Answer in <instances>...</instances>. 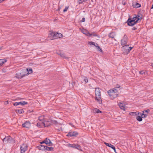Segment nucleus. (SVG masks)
I'll return each mask as SVG.
<instances>
[{
    "instance_id": "nucleus-1",
    "label": "nucleus",
    "mask_w": 153,
    "mask_h": 153,
    "mask_svg": "<svg viewBox=\"0 0 153 153\" xmlns=\"http://www.w3.org/2000/svg\"><path fill=\"white\" fill-rule=\"evenodd\" d=\"M110 99L114 100L116 98L118 95V91L116 88H112L107 91Z\"/></svg>"
},
{
    "instance_id": "nucleus-2",
    "label": "nucleus",
    "mask_w": 153,
    "mask_h": 153,
    "mask_svg": "<svg viewBox=\"0 0 153 153\" xmlns=\"http://www.w3.org/2000/svg\"><path fill=\"white\" fill-rule=\"evenodd\" d=\"M140 20V18L137 17H134L131 19H128L127 21L128 25L130 26H133Z\"/></svg>"
},
{
    "instance_id": "nucleus-3",
    "label": "nucleus",
    "mask_w": 153,
    "mask_h": 153,
    "mask_svg": "<svg viewBox=\"0 0 153 153\" xmlns=\"http://www.w3.org/2000/svg\"><path fill=\"white\" fill-rule=\"evenodd\" d=\"M95 89L96 95L95 100L99 104H101L102 101L100 97L101 94L100 90L99 88H95Z\"/></svg>"
},
{
    "instance_id": "nucleus-4",
    "label": "nucleus",
    "mask_w": 153,
    "mask_h": 153,
    "mask_svg": "<svg viewBox=\"0 0 153 153\" xmlns=\"http://www.w3.org/2000/svg\"><path fill=\"white\" fill-rule=\"evenodd\" d=\"M25 71H26V70H22L20 72L16 73V77L17 78L20 79L24 76L28 75L29 73H26Z\"/></svg>"
},
{
    "instance_id": "nucleus-5",
    "label": "nucleus",
    "mask_w": 153,
    "mask_h": 153,
    "mask_svg": "<svg viewBox=\"0 0 153 153\" xmlns=\"http://www.w3.org/2000/svg\"><path fill=\"white\" fill-rule=\"evenodd\" d=\"M2 140L4 143H15V140L10 136L5 137L2 139Z\"/></svg>"
},
{
    "instance_id": "nucleus-6",
    "label": "nucleus",
    "mask_w": 153,
    "mask_h": 153,
    "mask_svg": "<svg viewBox=\"0 0 153 153\" xmlns=\"http://www.w3.org/2000/svg\"><path fill=\"white\" fill-rule=\"evenodd\" d=\"M132 48V47H129L128 45H124L122 48V49L124 50V52L127 53H128L129 52Z\"/></svg>"
},
{
    "instance_id": "nucleus-7",
    "label": "nucleus",
    "mask_w": 153,
    "mask_h": 153,
    "mask_svg": "<svg viewBox=\"0 0 153 153\" xmlns=\"http://www.w3.org/2000/svg\"><path fill=\"white\" fill-rule=\"evenodd\" d=\"M128 41L127 36L125 35L121 40V44L122 45H126L127 44Z\"/></svg>"
},
{
    "instance_id": "nucleus-8",
    "label": "nucleus",
    "mask_w": 153,
    "mask_h": 153,
    "mask_svg": "<svg viewBox=\"0 0 153 153\" xmlns=\"http://www.w3.org/2000/svg\"><path fill=\"white\" fill-rule=\"evenodd\" d=\"M48 37L51 40H52L57 38L56 32L55 33L53 31L50 32V33L48 36Z\"/></svg>"
},
{
    "instance_id": "nucleus-9",
    "label": "nucleus",
    "mask_w": 153,
    "mask_h": 153,
    "mask_svg": "<svg viewBox=\"0 0 153 153\" xmlns=\"http://www.w3.org/2000/svg\"><path fill=\"white\" fill-rule=\"evenodd\" d=\"M28 146L27 145L23 144L20 147V152L21 153H24L27 149Z\"/></svg>"
},
{
    "instance_id": "nucleus-10",
    "label": "nucleus",
    "mask_w": 153,
    "mask_h": 153,
    "mask_svg": "<svg viewBox=\"0 0 153 153\" xmlns=\"http://www.w3.org/2000/svg\"><path fill=\"white\" fill-rule=\"evenodd\" d=\"M78 133L76 131L69 132L67 134V136L68 137L76 136L78 135Z\"/></svg>"
},
{
    "instance_id": "nucleus-11",
    "label": "nucleus",
    "mask_w": 153,
    "mask_h": 153,
    "mask_svg": "<svg viewBox=\"0 0 153 153\" xmlns=\"http://www.w3.org/2000/svg\"><path fill=\"white\" fill-rule=\"evenodd\" d=\"M56 53L59 55L61 57H62L63 58H65V59H69V58L68 57L65 56L64 53L62 52H60V51H59L58 52H57Z\"/></svg>"
},
{
    "instance_id": "nucleus-12",
    "label": "nucleus",
    "mask_w": 153,
    "mask_h": 153,
    "mask_svg": "<svg viewBox=\"0 0 153 153\" xmlns=\"http://www.w3.org/2000/svg\"><path fill=\"white\" fill-rule=\"evenodd\" d=\"M22 126L23 127L29 128L30 127V123L29 121H26L22 124Z\"/></svg>"
},
{
    "instance_id": "nucleus-13",
    "label": "nucleus",
    "mask_w": 153,
    "mask_h": 153,
    "mask_svg": "<svg viewBox=\"0 0 153 153\" xmlns=\"http://www.w3.org/2000/svg\"><path fill=\"white\" fill-rule=\"evenodd\" d=\"M132 6L133 7L135 8H137L141 7V5L136 2H134L132 3Z\"/></svg>"
},
{
    "instance_id": "nucleus-14",
    "label": "nucleus",
    "mask_w": 153,
    "mask_h": 153,
    "mask_svg": "<svg viewBox=\"0 0 153 153\" xmlns=\"http://www.w3.org/2000/svg\"><path fill=\"white\" fill-rule=\"evenodd\" d=\"M118 105L120 107V108L122 109L123 110V111H125V108L124 104L123 103L119 102L118 103Z\"/></svg>"
},
{
    "instance_id": "nucleus-15",
    "label": "nucleus",
    "mask_w": 153,
    "mask_h": 153,
    "mask_svg": "<svg viewBox=\"0 0 153 153\" xmlns=\"http://www.w3.org/2000/svg\"><path fill=\"white\" fill-rule=\"evenodd\" d=\"M43 142H44L46 144H48L49 146H51V144H52L50 140L47 138L43 141Z\"/></svg>"
},
{
    "instance_id": "nucleus-16",
    "label": "nucleus",
    "mask_w": 153,
    "mask_h": 153,
    "mask_svg": "<svg viewBox=\"0 0 153 153\" xmlns=\"http://www.w3.org/2000/svg\"><path fill=\"white\" fill-rule=\"evenodd\" d=\"M46 147V146L42 145H39L37 147L38 149L42 150V151H44L45 152V147Z\"/></svg>"
},
{
    "instance_id": "nucleus-17",
    "label": "nucleus",
    "mask_w": 153,
    "mask_h": 153,
    "mask_svg": "<svg viewBox=\"0 0 153 153\" xmlns=\"http://www.w3.org/2000/svg\"><path fill=\"white\" fill-rule=\"evenodd\" d=\"M42 123L43 124L45 127H48L51 125V123L49 121H44Z\"/></svg>"
},
{
    "instance_id": "nucleus-18",
    "label": "nucleus",
    "mask_w": 153,
    "mask_h": 153,
    "mask_svg": "<svg viewBox=\"0 0 153 153\" xmlns=\"http://www.w3.org/2000/svg\"><path fill=\"white\" fill-rule=\"evenodd\" d=\"M105 143L106 145V146H108L110 147H111L113 149L114 152L116 153V149H115V147H114V146L112 145H111V144H109V143Z\"/></svg>"
},
{
    "instance_id": "nucleus-19",
    "label": "nucleus",
    "mask_w": 153,
    "mask_h": 153,
    "mask_svg": "<svg viewBox=\"0 0 153 153\" xmlns=\"http://www.w3.org/2000/svg\"><path fill=\"white\" fill-rule=\"evenodd\" d=\"M82 32L86 35L88 36H91V35H92V34H90V33L89 32L85 30H82Z\"/></svg>"
},
{
    "instance_id": "nucleus-20",
    "label": "nucleus",
    "mask_w": 153,
    "mask_h": 153,
    "mask_svg": "<svg viewBox=\"0 0 153 153\" xmlns=\"http://www.w3.org/2000/svg\"><path fill=\"white\" fill-rule=\"evenodd\" d=\"M7 60L5 59H0V67L2 66L4 64L7 62Z\"/></svg>"
},
{
    "instance_id": "nucleus-21",
    "label": "nucleus",
    "mask_w": 153,
    "mask_h": 153,
    "mask_svg": "<svg viewBox=\"0 0 153 153\" xmlns=\"http://www.w3.org/2000/svg\"><path fill=\"white\" fill-rule=\"evenodd\" d=\"M115 35V33L114 32H112L109 34L108 36L110 38H114Z\"/></svg>"
},
{
    "instance_id": "nucleus-22",
    "label": "nucleus",
    "mask_w": 153,
    "mask_h": 153,
    "mask_svg": "<svg viewBox=\"0 0 153 153\" xmlns=\"http://www.w3.org/2000/svg\"><path fill=\"white\" fill-rule=\"evenodd\" d=\"M129 114L130 115L134 116H137V115H140V114L137 112H131L129 113Z\"/></svg>"
},
{
    "instance_id": "nucleus-23",
    "label": "nucleus",
    "mask_w": 153,
    "mask_h": 153,
    "mask_svg": "<svg viewBox=\"0 0 153 153\" xmlns=\"http://www.w3.org/2000/svg\"><path fill=\"white\" fill-rule=\"evenodd\" d=\"M53 148L52 147H49L46 146L45 147V152L48 151H53Z\"/></svg>"
},
{
    "instance_id": "nucleus-24",
    "label": "nucleus",
    "mask_w": 153,
    "mask_h": 153,
    "mask_svg": "<svg viewBox=\"0 0 153 153\" xmlns=\"http://www.w3.org/2000/svg\"><path fill=\"white\" fill-rule=\"evenodd\" d=\"M33 72L32 70L30 68H27V71L26 70L25 72L26 73H29V74Z\"/></svg>"
},
{
    "instance_id": "nucleus-25",
    "label": "nucleus",
    "mask_w": 153,
    "mask_h": 153,
    "mask_svg": "<svg viewBox=\"0 0 153 153\" xmlns=\"http://www.w3.org/2000/svg\"><path fill=\"white\" fill-rule=\"evenodd\" d=\"M88 44L90 45H93L95 47L98 45V44L97 43L93 42H89Z\"/></svg>"
},
{
    "instance_id": "nucleus-26",
    "label": "nucleus",
    "mask_w": 153,
    "mask_h": 153,
    "mask_svg": "<svg viewBox=\"0 0 153 153\" xmlns=\"http://www.w3.org/2000/svg\"><path fill=\"white\" fill-rule=\"evenodd\" d=\"M19 105H27L28 104L27 102H26L25 101H22L21 102H18Z\"/></svg>"
},
{
    "instance_id": "nucleus-27",
    "label": "nucleus",
    "mask_w": 153,
    "mask_h": 153,
    "mask_svg": "<svg viewBox=\"0 0 153 153\" xmlns=\"http://www.w3.org/2000/svg\"><path fill=\"white\" fill-rule=\"evenodd\" d=\"M78 150H79L81 148L80 146L78 144H74V148Z\"/></svg>"
},
{
    "instance_id": "nucleus-28",
    "label": "nucleus",
    "mask_w": 153,
    "mask_h": 153,
    "mask_svg": "<svg viewBox=\"0 0 153 153\" xmlns=\"http://www.w3.org/2000/svg\"><path fill=\"white\" fill-rule=\"evenodd\" d=\"M140 115L141 116L142 118H145L147 116L148 114L143 112L142 114L140 113Z\"/></svg>"
},
{
    "instance_id": "nucleus-29",
    "label": "nucleus",
    "mask_w": 153,
    "mask_h": 153,
    "mask_svg": "<svg viewBox=\"0 0 153 153\" xmlns=\"http://www.w3.org/2000/svg\"><path fill=\"white\" fill-rule=\"evenodd\" d=\"M56 36H57V38H61L63 36V35L62 34H61L60 33H58L56 32Z\"/></svg>"
},
{
    "instance_id": "nucleus-30",
    "label": "nucleus",
    "mask_w": 153,
    "mask_h": 153,
    "mask_svg": "<svg viewBox=\"0 0 153 153\" xmlns=\"http://www.w3.org/2000/svg\"><path fill=\"white\" fill-rule=\"evenodd\" d=\"M142 117H141L140 116H138V115H137V117H136L137 119V120L140 122L142 121Z\"/></svg>"
},
{
    "instance_id": "nucleus-31",
    "label": "nucleus",
    "mask_w": 153,
    "mask_h": 153,
    "mask_svg": "<svg viewBox=\"0 0 153 153\" xmlns=\"http://www.w3.org/2000/svg\"><path fill=\"white\" fill-rule=\"evenodd\" d=\"M139 73L140 74L142 75V74H144V75H146L147 74V72H146L144 71L143 70L139 72Z\"/></svg>"
},
{
    "instance_id": "nucleus-32",
    "label": "nucleus",
    "mask_w": 153,
    "mask_h": 153,
    "mask_svg": "<svg viewBox=\"0 0 153 153\" xmlns=\"http://www.w3.org/2000/svg\"><path fill=\"white\" fill-rule=\"evenodd\" d=\"M94 111L96 113H101L102 112L101 111L97 108H95L94 109Z\"/></svg>"
},
{
    "instance_id": "nucleus-33",
    "label": "nucleus",
    "mask_w": 153,
    "mask_h": 153,
    "mask_svg": "<svg viewBox=\"0 0 153 153\" xmlns=\"http://www.w3.org/2000/svg\"><path fill=\"white\" fill-rule=\"evenodd\" d=\"M44 119V116H41L39 117L38 120L40 121L43 120Z\"/></svg>"
},
{
    "instance_id": "nucleus-34",
    "label": "nucleus",
    "mask_w": 153,
    "mask_h": 153,
    "mask_svg": "<svg viewBox=\"0 0 153 153\" xmlns=\"http://www.w3.org/2000/svg\"><path fill=\"white\" fill-rule=\"evenodd\" d=\"M67 146L68 147L74 148V144H71L70 143H68L67 145Z\"/></svg>"
},
{
    "instance_id": "nucleus-35",
    "label": "nucleus",
    "mask_w": 153,
    "mask_h": 153,
    "mask_svg": "<svg viewBox=\"0 0 153 153\" xmlns=\"http://www.w3.org/2000/svg\"><path fill=\"white\" fill-rule=\"evenodd\" d=\"M98 50L99 51H100L101 52H102V50L101 49V48H100V47L98 45H97L96 46Z\"/></svg>"
},
{
    "instance_id": "nucleus-36",
    "label": "nucleus",
    "mask_w": 153,
    "mask_h": 153,
    "mask_svg": "<svg viewBox=\"0 0 153 153\" xmlns=\"http://www.w3.org/2000/svg\"><path fill=\"white\" fill-rule=\"evenodd\" d=\"M83 80L85 83H87L88 82V80L87 78L83 76Z\"/></svg>"
},
{
    "instance_id": "nucleus-37",
    "label": "nucleus",
    "mask_w": 153,
    "mask_h": 153,
    "mask_svg": "<svg viewBox=\"0 0 153 153\" xmlns=\"http://www.w3.org/2000/svg\"><path fill=\"white\" fill-rule=\"evenodd\" d=\"M150 110L149 109H147V110H144L143 111V113H146V114H148V113L149 112Z\"/></svg>"
},
{
    "instance_id": "nucleus-38",
    "label": "nucleus",
    "mask_w": 153,
    "mask_h": 153,
    "mask_svg": "<svg viewBox=\"0 0 153 153\" xmlns=\"http://www.w3.org/2000/svg\"><path fill=\"white\" fill-rule=\"evenodd\" d=\"M18 112L19 114H22L24 113V111L23 109H21L18 111Z\"/></svg>"
},
{
    "instance_id": "nucleus-39",
    "label": "nucleus",
    "mask_w": 153,
    "mask_h": 153,
    "mask_svg": "<svg viewBox=\"0 0 153 153\" xmlns=\"http://www.w3.org/2000/svg\"><path fill=\"white\" fill-rule=\"evenodd\" d=\"M68 7H65V8L63 10V12H65L67 11L68 9Z\"/></svg>"
},
{
    "instance_id": "nucleus-40",
    "label": "nucleus",
    "mask_w": 153,
    "mask_h": 153,
    "mask_svg": "<svg viewBox=\"0 0 153 153\" xmlns=\"http://www.w3.org/2000/svg\"><path fill=\"white\" fill-rule=\"evenodd\" d=\"M120 85H119L118 84H117L116 85V87L115 88H116V89H117V88H120Z\"/></svg>"
},
{
    "instance_id": "nucleus-41",
    "label": "nucleus",
    "mask_w": 153,
    "mask_h": 153,
    "mask_svg": "<svg viewBox=\"0 0 153 153\" xmlns=\"http://www.w3.org/2000/svg\"><path fill=\"white\" fill-rule=\"evenodd\" d=\"M13 105L14 106H17L19 105L18 102H16L14 103Z\"/></svg>"
},
{
    "instance_id": "nucleus-42",
    "label": "nucleus",
    "mask_w": 153,
    "mask_h": 153,
    "mask_svg": "<svg viewBox=\"0 0 153 153\" xmlns=\"http://www.w3.org/2000/svg\"><path fill=\"white\" fill-rule=\"evenodd\" d=\"M37 126L39 127H41V126L40 123H38L37 124Z\"/></svg>"
},
{
    "instance_id": "nucleus-43",
    "label": "nucleus",
    "mask_w": 153,
    "mask_h": 153,
    "mask_svg": "<svg viewBox=\"0 0 153 153\" xmlns=\"http://www.w3.org/2000/svg\"><path fill=\"white\" fill-rule=\"evenodd\" d=\"M90 34H92V36H97V35L95 33H90Z\"/></svg>"
},
{
    "instance_id": "nucleus-44",
    "label": "nucleus",
    "mask_w": 153,
    "mask_h": 153,
    "mask_svg": "<svg viewBox=\"0 0 153 153\" xmlns=\"http://www.w3.org/2000/svg\"><path fill=\"white\" fill-rule=\"evenodd\" d=\"M85 21V18H83L82 19V20H81V21L82 22H84Z\"/></svg>"
},
{
    "instance_id": "nucleus-45",
    "label": "nucleus",
    "mask_w": 153,
    "mask_h": 153,
    "mask_svg": "<svg viewBox=\"0 0 153 153\" xmlns=\"http://www.w3.org/2000/svg\"><path fill=\"white\" fill-rule=\"evenodd\" d=\"M137 29V28L135 27H133L132 28V30H135Z\"/></svg>"
},
{
    "instance_id": "nucleus-46",
    "label": "nucleus",
    "mask_w": 153,
    "mask_h": 153,
    "mask_svg": "<svg viewBox=\"0 0 153 153\" xmlns=\"http://www.w3.org/2000/svg\"><path fill=\"white\" fill-rule=\"evenodd\" d=\"M136 17H138L140 19V16H139L138 15H137V16Z\"/></svg>"
},
{
    "instance_id": "nucleus-47",
    "label": "nucleus",
    "mask_w": 153,
    "mask_h": 153,
    "mask_svg": "<svg viewBox=\"0 0 153 153\" xmlns=\"http://www.w3.org/2000/svg\"><path fill=\"white\" fill-rule=\"evenodd\" d=\"M124 5H125L126 4V3L125 2L123 4Z\"/></svg>"
},
{
    "instance_id": "nucleus-48",
    "label": "nucleus",
    "mask_w": 153,
    "mask_h": 153,
    "mask_svg": "<svg viewBox=\"0 0 153 153\" xmlns=\"http://www.w3.org/2000/svg\"><path fill=\"white\" fill-rule=\"evenodd\" d=\"M151 8L153 9V4L152 5V6Z\"/></svg>"
},
{
    "instance_id": "nucleus-49",
    "label": "nucleus",
    "mask_w": 153,
    "mask_h": 153,
    "mask_svg": "<svg viewBox=\"0 0 153 153\" xmlns=\"http://www.w3.org/2000/svg\"><path fill=\"white\" fill-rule=\"evenodd\" d=\"M43 143H45L44 142H43V141L41 142V144H42Z\"/></svg>"
},
{
    "instance_id": "nucleus-50",
    "label": "nucleus",
    "mask_w": 153,
    "mask_h": 153,
    "mask_svg": "<svg viewBox=\"0 0 153 153\" xmlns=\"http://www.w3.org/2000/svg\"><path fill=\"white\" fill-rule=\"evenodd\" d=\"M1 2H2L4 0H0Z\"/></svg>"
},
{
    "instance_id": "nucleus-51",
    "label": "nucleus",
    "mask_w": 153,
    "mask_h": 153,
    "mask_svg": "<svg viewBox=\"0 0 153 153\" xmlns=\"http://www.w3.org/2000/svg\"><path fill=\"white\" fill-rule=\"evenodd\" d=\"M55 123H57V122H56V121H55Z\"/></svg>"
},
{
    "instance_id": "nucleus-52",
    "label": "nucleus",
    "mask_w": 153,
    "mask_h": 153,
    "mask_svg": "<svg viewBox=\"0 0 153 153\" xmlns=\"http://www.w3.org/2000/svg\"><path fill=\"white\" fill-rule=\"evenodd\" d=\"M1 0H0V3H1Z\"/></svg>"
},
{
    "instance_id": "nucleus-53",
    "label": "nucleus",
    "mask_w": 153,
    "mask_h": 153,
    "mask_svg": "<svg viewBox=\"0 0 153 153\" xmlns=\"http://www.w3.org/2000/svg\"><path fill=\"white\" fill-rule=\"evenodd\" d=\"M152 66L153 67V65H152Z\"/></svg>"
}]
</instances>
